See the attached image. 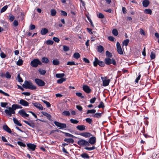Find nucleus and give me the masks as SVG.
Listing matches in <instances>:
<instances>
[{
    "instance_id": "obj_1",
    "label": "nucleus",
    "mask_w": 159,
    "mask_h": 159,
    "mask_svg": "<svg viewBox=\"0 0 159 159\" xmlns=\"http://www.w3.org/2000/svg\"><path fill=\"white\" fill-rule=\"evenodd\" d=\"M23 87L25 89H28L31 90L35 89L36 87L33 85L32 83L30 81L25 80L22 85Z\"/></svg>"
},
{
    "instance_id": "obj_2",
    "label": "nucleus",
    "mask_w": 159,
    "mask_h": 159,
    "mask_svg": "<svg viewBox=\"0 0 159 159\" xmlns=\"http://www.w3.org/2000/svg\"><path fill=\"white\" fill-rule=\"evenodd\" d=\"M8 109H6L4 111L5 113L8 116H11L12 114H14L15 113V110L12 105L11 107H8Z\"/></svg>"
},
{
    "instance_id": "obj_3",
    "label": "nucleus",
    "mask_w": 159,
    "mask_h": 159,
    "mask_svg": "<svg viewBox=\"0 0 159 159\" xmlns=\"http://www.w3.org/2000/svg\"><path fill=\"white\" fill-rule=\"evenodd\" d=\"M93 65L94 66H97L98 65L100 66L103 67L105 65V62L99 61L97 58L95 57V60L93 62Z\"/></svg>"
},
{
    "instance_id": "obj_4",
    "label": "nucleus",
    "mask_w": 159,
    "mask_h": 159,
    "mask_svg": "<svg viewBox=\"0 0 159 159\" xmlns=\"http://www.w3.org/2000/svg\"><path fill=\"white\" fill-rule=\"evenodd\" d=\"M42 63L38 59H35L31 61L30 65L32 67H36L38 66V65H41Z\"/></svg>"
},
{
    "instance_id": "obj_5",
    "label": "nucleus",
    "mask_w": 159,
    "mask_h": 159,
    "mask_svg": "<svg viewBox=\"0 0 159 159\" xmlns=\"http://www.w3.org/2000/svg\"><path fill=\"white\" fill-rule=\"evenodd\" d=\"M104 62L105 64L109 65L112 64L113 65H115L116 64V62L115 59L112 58L111 59L109 57H106L104 59Z\"/></svg>"
},
{
    "instance_id": "obj_6",
    "label": "nucleus",
    "mask_w": 159,
    "mask_h": 159,
    "mask_svg": "<svg viewBox=\"0 0 159 159\" xmlns=\"http://www.w3.org/2000/svg\"><path fill=\"white\" fill-rule=\"evenodd\" d=\"M77 144L81 146H89L90 144L88 141L83 139H80L77 142Z\"/></svg>"
},
{
    "instance_id": "obj_7",
    "label": "nucleus",
    "mask_w": 159,
    "mask_h": 159,
    "mask_svg": "<svg viewBox=\"0 0 159 159\" xmlns=\"http://www.w3.org/2000/svg\"><path fill=\"white\" fill-rule=\"evenodd\" d=\"M101 78L103 82V86H107L109 85L110 82L109 79L107 80V78L106 77H102Z\"/></svg>"
},
{
    "instance_id": "obj_8",
    "label": "nucleus",
    "mask_w": 159,
    "mask_h": 159,
    "mask_svg": "<svg viewBox=\"0 0 159 159\" xmlns=\"http://www.w3.org/2000/svg\"><path fill=\"white\" fill-rule=\"evenodd\" d=\"M116 49L117 52L120 55L123 54V52L121 48L120 45V43L118 42H117L116 43Z\"/></svg>"
},
{
    "instance_id": "obj_9",
    "label": "nucleus",
    "mask_w": 159,
    "mask_h": 159,
    "mask_svg": "<svg viewBox=\"0 0 159 159\" xmlns=\"http://www.w3.org/2000/svg\"><path fill=\"white\" fill-rule=\"evenodd\" d=\"M54 123L56 126L59 128V129L66 128V125L65 124L60 123L56 121H55Z\"/></svg>"
},
{
    "instance_id": "obj_10",
    "label": "nucleus",
    "mask_w": 159,
    "mask_h": 159,
    "mask_svg": "<svg viewBox=\"0 0 159 159\" xmlns=\"http://www.w3.org/2000/svg\"><path fill=\"white\" fill-rule=\"evenodd\" d=\"M35 81L36 84L39 86H43L44 85L45 83L42 80L39 79H36L35 80Z\"/></svg>"
},
{
    "instance_id": "obj_11",
    "label": "nucleus",
    "mask_w": 159,
    "mask_h": 159,
    "mask_svg": "<svg viewBox=\"0 0 159 159\" xmlns=\"http://www.w3.org/2000/svg\"><path fill=\"white\" fill-rule=\"evenodd\" d=\"M0 25L4 29L7 28L9 26L8 23L3 20L0 21Z\"/></svg>"
},
{
    "instance_id": "obj_12",
    "label": "nucleus",
    "mask_w": 159,
    "mask_h": 159,
    "mask_svg": "<svg viewBox=\"0 0 159 159\" xmlns=\"http://www.w3.org/2000/svg\"><path fill=\"white\" fill-rule=\"evenodd\" d=\"M18 113L24 118L28 117L29 116V115L27 114L25 111L23 109L20 110L18 112Z\"/></svg>"
},
{
    "instance_id": "obj_13",
    "label": "nucleus",
    "mask_w": 159,
    "mask_h": 159,
    "mask_svg": "<svg viewBox=\"0 0 159 159\" xmlns=\"http://www.w3.org/2000/svg\"><path fill=\"white\" fill-rule=\"evenodd\" d=\"M23 121L26 124L34 128L35 126L34 123V121L31 120H30L28 121H27L25 120H23Z\"/></svg>"
},
{
    "instance_id": "obj_14",
    "label": "nucleus",
    "mask_w": 159,
    "mask_h": 159,
    "mask_svg": "<svg viewBox=\"0 0 159 159\" xmlns=\"http://www.w3.org/2000/svg\"><path fill=\"white\" fill-rule=\"evenodd\" d=\"M83 90L87 93H89L91 92V89L87 85H83Z\"/></svg>"
},
{
    "instance_id": "obj_15",
    "label": "nucleus",
    "mask_w": 159,
    "mask_h": 159,
    "mask_svg": "<svg viewBox=\"0 0 159 159\" xmlns=\"http://www.w3.org/2000/svg\"><path fill=\"white\" fill-rule=\"evenodd\" d=\"M88 142L91 145L94 144L96 142V138L95 137L92 136L89 140Z\"/></svg>"
},
{
    "instance_id": "obj_16",
    "label": "nucleus",
    "mask_w": 159,
    "mask_h": 159,
    "mask_svg": "<svg viewBox=\"0 0 159 159\" xmlns=\"http://www.w3.org/2000/svg\"><path fill=\"white\" fill-rule=\"evenodd\" d=\"M19 104L24 106H29V103L24 99H21L20 100Z\"/></svg>"
},
{
    "instance_id": "obj_17",
    "label": "nucleus",
    "mask_w": 159,
    "mask_h": 159,
    "mask_svg": "<svg viewBox=\"0 0 159 159\" xmlns=\"http://www.w3.org/2000/svg\"><path fill=\"white\" fill-rule=\"evenodd\" d=\"M32 104L34 105V106L39 109L41 110H43V107L40 104L36 102L33 103Z\"/></svg>"
},
{
    "instance_id": "obj_18",
    "label": "nucleus",
    "mask_w": 159,
    "mask_h": 159,
    "mask_svg": "<svg viewBox=\"0 0 159 159\" xmlns=\"http://www.w3.org/2000/svg\"><path fill=\"white\" fill-rule=\"evenodd\" d=\"M76 128L78 130L81 131L84 130L86 129L85 126L83 125H77Z\"/></svg>"
},
{
    "instance_id": "obj_19",
    "label": "nucleus",
    "mask_w": 159,
    "mask_h": 159,
    "mask_svg": "<svg viewBox=\"0 0 159 159\" xmlns=\"http://www.w3.org/2000/svg\"><path fill=\"white\" fill-rule=\"evenodd\" d=\"M3 129L10 134L11 133V129L7 125H4L3 126Z\"/></svg>"
},
{
    "instance_id": "obj_20",
    "label": "nucleus",
    "mask_w": 159,
    "mask_h": 159,
    "mask_svg": "<svg viewBox=\"0 0 159 159\" xmlns=\"http://www.w3.org/2000/svg\"><path fill=\"white\" fill-rule=\"evenodd\" d=\"M80 135L86 138L89 137L91 135L90 133L87 132L82 133L80 134Z\"/></svg>"
},
{
    "instance_id": "obj_21",
    "label": "nucleus",
    "mask_w": 159,
    "mask_h": 159,
    "mask_svg": "<svg viewBox=\"0 0 159 159\" xmlns=\"http://www.w3.org/2000/svg\"><path fill=\"white\" fill-rule=\"evenodd\" d=\"M27 146L30 149L33 151H34L36 147V145L34 144L31 143H28L27 144Z\"/></svg>"
},
{
    "instance_id": "obj_22",
    "label": "nucleus",
    "mask_w": 159,
    "mask_h": 159,
    "mask_svg": "<svg viewBox=\"0 0 159 159\" xmlns=\"http://www.w3.org/2000/svg\"><path fill=\"white\" fill-rule=\"evenodd\" d=\"M102 114V113L97 112L94 114L92 115V116L94 117L99 118L101 117Z\"/></svg>"
},
{
    "instance_id": "obj_23",
    "label": "nucleus",
    "mask_w": 159,
    "mask_h": 159,
    "mask_svg": "<svg viewBox=\"0 0 159 159\" xmlns=\"http://www.w3.org/2000/svg\"><path fill=\"white\" fill-rule=\"evenodd\" d=\"M48 30L47 28H42L41 30L40 33L42 35L46 34L48 32Z\"/></svg>"
},
{
    "instance_id": "obj_24",
    "label": "nucleus",
    "mask_w": 159,
    "mask_h": 159,
    "mask_svg": "<svg viewBox=\"0 0 159 159\" xmlns=\"http://www.w3.org/2000/svg\"><path fill=\"white\" fill-rule=\"evenodd\" d=\"M42 113L43 115L44 116H46L47 117V118L49 120H51V116L48 113H47L45 112H42Z\"/></svg>"
},
{
    "instance_id": "obj_25",
    "label": "nucleus",
    "mask_w": 159,
    "mask_h": 159,
    "mask_svg": "<svg viewBox=\"0 0 159 159\" xmlns=\"http://www.w3.org/2000/svg\"><path fill=\"white\" fill-rule=\"evenodd\" d=\"M97 48L98 52L100 53L104 51V48L102 45H99L97 46Z\"/></svg>"
},
{
    "instance_id": "obj_26",
    "label": "nucleus",
    "mask_w": 159,
    "mask_h": 159,
    "mask_svg": "<svg viewBox=\"0 0 159 159\" xmlns=\"http://www.w3.org/2000/svg\"><path fill=\"white\" fill-rule=\"evenodd\" d=\"M143 5L144 7H147L149 4V2L148 0H144L143 2Z\"/></svg>"
},
{
    "instance_id": "obj_27",
    "label": "nucleus",
    "mask_w": 159,
    "mask_h": 159,
    "mask_svg": "<svg viewBox=\"0 0 159 159\" xmlns=\"http://www.w3.org/2000/svg\"><path fill=\"white\" fill-rule=\"evenodd\" d=\"M13 120L14 123L17 125L20 126H21L22 125V124L16 118H13Z\"/></svg>"
},
{
    "instance_id": "obj_28",
    "label": "nucleus",
    "mask_w": 159,
    "mask_h": 159,
    "mask_svg": "<svg viewBox=\"0 0 159 159\" xmlns=\"http://www.w3.org/2000/svg\"><path fill=\"white\" fill-rule=\"evenodd\" d=\"M129 42V39H127L124 40L122 42V47L125 46H127Z\"/></svg>"
},
{
    "instance_id": "obj_29",
    "label": "nucleus",
    "mask_w": 159,
    "mask_h": 159,
    "mask_svg": "<svg viewBox=\"0 0 159 159\" xmlns=\"http://www.w3.org/2000/svg\"><path fill=\"white\" fill-rule=\"evenodd\" d=\"M80 156L84 158L88 159L89 157V155L87 153H84L80 155Z\"/></svg>"
},
{
    "instance_id": "obj_30",
    "label": "nucleus",
    "mask_w": 159,
    "mask_h": 159,
    "mask_svg": "<svg viewBox=\"0 0 159 159\" xmlns=\"http://www.w3.org/2000/svg\"><path fill=\"white\" fill-rule=\"evenodd\" d=\"M64 141L68 143H73L74 142V140L73 139H64Z\"/></svg>"
},
{
    "instance_id": "obj_31",
    "label": "nucleus",
    "mask_w": 159,
    "mask_h": 159,
    "mask_svg": "<svg viewBox=\"0 0 159 159\" xmlns=\"http://www.w3.org/2000/svg\"><path fill=\"white\" fill-rule=\"evenodd\" d=\"M144 12L145 14L151 15L152 13V11L150 9H145L144 11Z\"/></svg>"
},
{
    "instance_id": "obj_32",
    "label": "nucleus",
    "mask_w": 159,
    "mask_h": 159,
    "mask_svg": "<svg viewBox=\"0 0 159 159\" xmlns=\"http://www.w3.org/2000/svg\"><path fill=\"white\" fill-rule=\"evenodd\" d=\"M42 61L45 63H47L49 62V60L48 59L45 57H43L42 59Z\"/></svg>"
},
{
    "instance_id": "obj_33",
    "label": "nucleus",
    "mask_w": 159,
    "mask_h": 159,
    "mask_svg": "<svg viewBox=\"0 0 159 159\" xmlns=\"http://www.w3.org/2000/svg\"><path fill=\"white\" fill-rule=\"evenodd\" d=\"M65 76V74L64 73L57 74L56 75V77L57 78H62Z\"/></svg>"
},
{
    "instance_id": "obj_34",
    "label": "nucleus",
    "mask_w": 159,
    "mask_h": 159,
    "mask_svg": "<svg viewBox=\"0 0 159 159\" xmlns=\"http://www.w3.org/2000/svg\"><path fill=\"white\" fill-rule=\"evenodd\" d=\"M52 63L54 65H58L59 63V61L57 59H54L52 61Z\"/></svg>"
},
{
    "instance_id": "obj_35",
    "label": "nucleus",
    "mask_w": 159,
    "mask_h": 159,
    "mask_svg": "<svg viewBox=\"0 0 159 159\" xmlns=\"http://www.w3.org/2000/svg\"><path fill=\"white\" fill-rule=\"evenodd\" d=\"M12 105H13V107H14V110H15L16 109L22 108V107L21 106L18 105L14 104Z\"/></svg>"
},
{
    "instance_id": "obj_36",
    "label": "nucleus",
    "mask_w": 159,
    "mask_h": 159,
    "mask_svg": "<svg viewBox=\"0 0 159 159\" xmlns=\"http://www.w3.org/2000/svg\"><path fill=\"white\" fill-rule=\"evenodd\" d=\"M51 15L52 16H54L56 15L57 13L56 11L54 9H52L51 10Z\"/></svg>"
},
{
    "instance_id": "obj_37",
    "label": "nucleus",
    "mask_w": 159,
    "mask_h": 159,
    "mask_svg": "<svg viewBox=\"0 0 159 159\" xmlns=\"http://www.w3.org/2000/svg\"><path fill=\"white\" fill-rule=\"evenodd\" d=\"M106 56L107 57L110 58L112 56V54L108 51L106 52Z\"/></svg>"
},
{
    "instance_id": "obj_38",
    "label": "nucleus",
    "mask_w": 159,
    "mask_h": 159,
    "mask_svg": "<svg viewBox=\"0 0 159 159\" xmlns=\"http://www.w3.org/2000/svg\"><path fill=\"white\" fill-rule=\"evenodd\" d=\"M66 80V78H62L57 80V83L58 84H61L63 82L65 81Z\"/></svg>"
},
{
    "instance_id": "obj_39",
    "label": "nucleus",
    "mask_w": 159,
    "mask_h": 159,
    "mask_svg": "<svg viewBox=\"0 0 159 159\" xmlns=\"http://www.w3.org/2000/svg\"><path fill=\"white\" fill-rule=\"evenodd\" d=\"M96 112V110L95 109L89 110H88L87 111V114L91 113L94 114Z\"/></svg>"
},
{
    "instance_id": "obj_40",
    "label": "nucleus",
    "mask_w": 159,
    "mask_h": 159,
    "mask_svg": "<svg viewBox=\"0 0 159 159\" xmlns=\"http://www.w3.org/2000/svg\"><path fill=\"white\" fill-rule=\"evenodd\" d=\"M80 57V54L78 52L75 53L73 55V57L74 58L78 59Z\"/></svg>"
},
{
    "instance_id": "obj_41",
    "label": "nucleus",
    "mask_w": 159,
    "mask_h": 159,
    "mask_svg": "<svg viewBox=\"0 0 159 159\" xmlns=\"http://www.w3.org/2000/svg\"><path fill=\"white\" fill-rule=\"evenodd\" d=\"M70 121L72 123L74 124H77L79 123L78 121L77 120H76L74 119H71L70 120Z\"/></svg>"
},
{
    "instance_id": "obj_42",
    "label": "nucleus",
    "mask_w": 159,
    "mask_h": 159,
    "mask_svg": "<svg viewBox=\"0 0 159 159\" xmlns=\"http://www.w3.org/2000/svg\"><path fill=\"white\" fill-rule=\"evenodd\" d=\"M78 64V63H76V64H75V62L74 61H68L67 63V65L70 66L77 65Z\"/></svg>"
},
{
    "instance_id": "obj_43",
    "label": "nucleus",
    "mask_w": 159,
    "mask_h": 159,
    "mask_svg": "<svg viewBox=\"0 0 159 159\" xmlns=\"http://www.w3.org/2000/svg\"><path fill=\"white\" fill-rule=\"evenodd\" d=\"M8 6L7 5H6L3 7L1 10L0 12L2 13L4 12L7 8Z\"/></svg>"
},
{
    "instance_id": "obj_44",
    "label": "nucleus",
    "mask_w": 159,
    "mask_h": 159,
    "mask_svg": "<svg viewBox=\"0 0 159 159\" xmlns=\"http://www.w3.org/2000/svg\"><path fill=\"white\" fill-rule=\"evenodd\" d=\"M23 63V61L22 59H19L16 63V64L18 66H21Z\"/></svg>"
},
{
    "instance_id": "obj_45",
    "label": "nucleus",
    "mask_w": 159,
    "mask_h": 159,
    "mask_svg": "<svg viewBox=\"0 0 159 159\" xmlns=\"http://www.w3.org/2000/svg\"><path fill=\"white\" fill-rule=\"evenodd\" d=\"M150 57L152 59H153L155 58V54L153 52H151Z\"/></svg>"
},
{
    "instance_id": "obj_46",
    "label": "nucleus",
    "mask_w": 159,
    "mask_h": 159,
    "mask_svg": "<svg viewBox=\"0 0 159 159\" xmlns=\"http://www.w3.org/2000/svg\"><path fill=\"white\" fill-rule=\"evenodd\" d=\"M62 114L63 115L66 116H69L70 115V112L68 111H64L62 112Z\"/></svg>"
},
{
    "instance_id": "obj_47",
    "label": "nucleus",
    "mask_w": 159,
    "mask_h": 159,
    "mask_svg": "<svg viewBox=\"0 0 159 159\" xmlns=\"http://www.w3.org/2000/svg\"><path fill=\"white\" fill-rule=\"evenodd\" d=\"M17 143L19 145L23 147H25L26 146L25 144V143L21 141H18Z\"/></svg>"
},
{
    "instance_id": "obj_48",
    "label": "nucleus",
    "mask_w": 159,
    "mask_h": 159,
    "mask_svg": "<svg viewBox=\"0 0 159 159\" xmlns=\"http://www.w3.org/2000/svg\"><path fill=\"white\" fill-rule=\"evenodd\" d=\"M113 34L115 36H116L118 34V32L117 30L116 29H114L112 30V31Z\"/></svg>"
},
{
    "instance_id": "obj_49",
    "label": "nucleus",
    "mask_w": 159,
    "mask_h": 159,
    "mask_svg": "<svg viewBox=\"0 0 159 159\" xmlns=\"http://www.w3.org/2000/svg\"><path fill=\"white\" fill-rule=\"evenodd\" d=\"M105 107V106L104 103L102 102H101L99 105L98 106V107L99 108H103Z\"/></svg>"
},
{
    "instance_id": "obj_50",
    "label": "nucleus",
    "mask_w": 159,
    "mask_h": 159,
    "mask_svg": "<svg viewBox=\"0 0 159 159\" xmlns=\"http://www.w3.org/2000/svg\"><path fill=\"white\" fill-rule=\"evenodd\" d=\"M17 80L19 82H23V80L20 77V74H18L17 75Z\"/></svg>"
},
{
    "instance_id": "obj_51",
    "label": "nucleus",
    "mask_w": 159,
    "mask_h": 159,
    "mask_svg": "<svg viewBox=\"0 0 159 159\" xmlns=\"http://www.w3.org/2000/svg\"><path fill=\"white\" fill-rule=\"evenodd\" d=\"M95 147L94 146H93L92 147H86L85 148V149L86 150H89V151H91L92 150H94L95 149Z\"/></svg>"
},
{
    "instance_id": "obj_52",
    "label": "nucleus",
    "mask_w": 159,
    "mask_h": 159,
    "mask_svg": "<svg viewBox=\"0 0 159 159\" xmlns=\"http://www.w3.org/2000/svg\"><path fill=\"white\" fill-rule=\"evenodd\" d=\"M86 122L89 124H91L93 121L90 118H87L85 119Z\"/></svg>"
},
{
    "instance_id": "obj_53",
    "label": "nucleus",
    "mask_w": 159,
    "mask_h": 159,
    "mask_svg": "<svg viewBox=\"0 0 159 159\" xmlns=\"http://www.w3.org/2000/svg\"><path fill=\"white\" fill-rule=\"evenodd\" d=\"M42 101L45 104L47 107H50L51 105L50 103L48 102L45 101V100H43Z\"/></svg>"
},
{
    "instance_id": "obj_54",
    "label": "nucleus",
    "mask_w": 159,
    "mask_h": 159,
    "mask_svg": "<svg viewBox=\"0 0 159 159\" xmlns=\"http://www.w3.org/2000/svg\"><path fill=\"white\" fill-rule=\"evenodd\" d=\"M53 41L52 40H48L47 41L46 43L48 45H52L53 43Z\"/></svg>"
},
{
    "instance_id": "obj_55",
    "label": "nucleus",
    "mask_w": 159,
    "mask_h": 159,
    "mask_svg": "<svg viewBox=\"0 0 159 159\" xmlns=\"http://www.w3.org/2000/svg\"><path fill=\"white\" fill-rule=\"evenodd\" d=\"M39 71L41 75H44L46 73V71L43 70L39 69Z\"/></svg>"
},
{
    "instance_id": "obj_56",
    "label": "nucleus",
    "mask_w": 159,
    "mask_h": 159,
    "mask_svg": "<svg viewBox=\"0 0 159 159\" xmlns=\"http://www.w3.org/2000/svg\"><path fill=\"white\" fill-rule=\"evenodd\" d=\"M76 95L78 97H80L81 98H83L84 96L82 95V94L80 92H77L76 93Z\"/></svg>"
},
{
    "instance_id": "obj_57",
    "label": "nucleus",
    "mask_w": 159,
    "mask_h": 159,
    "mask_svg": "<svg viewBox=\"0 0 159 159\" xmlns=\"http://www.w3.org/2000/svg\"><path fill=\"white\" fill-rule=\"evenodd\" d=\"M64 133L65 134V135L66 136H67V137H73L74 136L73 135H72V134H70L69 133Z\"/></svg>"
},
{
    "instance_id": "obj_58",
    "label": "nucleus",
    "mask_w": 159,
    "mask_h": 159,
    "mask_svg": "<svg viewBox=\"0 0 159 159\" xmlns=\"http://www.w3.org/2000/svg\"><path fill=\"white\" fill-rule=\"evenodd\" d=\"M5 76L7 78L10 79L11 77V75L9 72H7Z\"/></svg>"
},
{
    "instance_id": "obj_59",
    "label": "nucleus",
    "mask_w": 159,
    "mask_h": 159,
    "mask_svg": "<svg viewBox=\"0 0 159 159\" xmlns=\"http://www.w3.org/2000/svg\"><path fill=\"white\" fill-rule=\"evenodd\" d=\"M35 28V26L34 25L31 24L29 26V29L30 30H33Z\"/></svg>"
},
{
    "instance_id": "obj_60",
    "label": "nucleus",
    "mask_w": 159,
    "mask_h": 159,
    "mask_svg": "<svg viewBox=\"0 0 159 159\" xmlns=\"http://www.w3.org/2000/svg\"><path fill=\"white\" fill-rule=\"evenodd\" d=\"M7 105V102H2L1 103V105L2 107H5Z\"/></svg>"
},
{
    "instance_id": "obj_61",
    "label": "nucleus",
    "mask_w": 159,
    "mask_h": 159,
    "mask_svg": "<svg viewBox=\"0 0 159 159\" xmlns=\"http://www.w3.org/2000/svg\"><path fill=\"white\" fill-rule=\"evenodd\" d=\"M63 49L65 51H67L69 50V48L66 46H63Z\"/></svg>"
},
{
    "instance_id": "obj_62",
    "label": "nucleus",
    "mask_w": 159,
    "mask_h": 159,
    "mask_svg": "<svg viewBox=\"0 0 159 159\" xmlns=\"http://www.w3.org/2000/svg\"><path fill=\"white\" fill-rule=\"evenodd\" d=\"M98 16L100 18H103L104 17V15L102 13H99L97 14Z\"/></svg>"
},
{
    "instance_id": "obj_63",
    "label": "nucleus",
    "mask_w": 159,
    "mask_h": 159,
    "mask_svg": "<svg viewBox=\"0 0 159 159\" xmlns=\"http://www.w3.org/2000/svg\"><path fill=\"white\" fill-rule=\"evenodd\" d=\"M96 100V98L95 97L93 98H92L90 99V102L91 103H94Z\"/></svg>"
},
{
    "instance_id": "obj_64",
    "label": "nucleus",
    "mask_w": 159,
    "mask_h": 159,
    "mask_svg": "<svg viewBox=\"0 0 159 159\" xmlns=\"http://www.w3.org/2000/svg\"><path fill=\"white\" fill-rule=\"evenodd\" d=\"M15 19V17L11 15L9 16V19L11 21H13Z\"/></svg>"
}]
</instances>
